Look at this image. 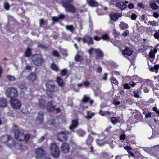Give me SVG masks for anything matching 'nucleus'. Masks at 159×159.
<instances>
[{
    "mask_svg": "<svg viewBox=\"0 0 159 159\" xmlns=\"http://www.w3.org/2000/svg\"><path fill=\"white\" fill-rule=\"evenodd\" d=\"M32 59L33 63L36 66H40L43 61L42 56L39 54L33 55Z\"/></svg>",
    "mask_w": 159,
    "mask_h": 159,
    "instance_id": "nucleus-6",
    "label": "nucleus"
},
{
    "mask_svg": "<svg viewBox=\"0 0 159 159\" xmlns=\"http://www.w3.org/2000/svg\"><path fill=\"white\" fill-rule=\"evenodd\" d=\"M65 17V15L63 14H60L59 16L57 17H54L52 18L53 20L57 22L59 19H63Z\"/></svg>",
    "mask_w": 159,
    "mask_h": 159,
    "instance_id": "nucleus-24",
    "label": "nucleus"
},
{
    "mask_svg": "<svg viewBox=\"0 0 159 159\" xmlns=\"http://www.w3.org/2000/svg\"><path fill=\"white\" fill-rule=\"evenodd\" d=\"M52 54L54 56L56 57H58L59 56L58 52L56 50L53 51Z\"/></svg>",
    "mask_w": 159,
    "mask_h": 159,
    "instance_id": "nucleus-45",
    "label": "nucleus"
},
{
    "mask_svg": "<svg viewBox=\"0 0 159 159\" xmlns=\"http://www.w3.org/2000/svg\"><path fill=\"white\" fill-rule=\"evenodd\" d=\"M70 3L68 1H62V5L66 11L72 13H75L77 10L76 8L73 4Z\"/></svg>",
    "mask_w": 159,
    "mask_h": 159,
    "instance_id": "nucleus-3",
    "label": "nucleus"
},
{
    "mask_svg": "<svg viewBox=\"0 0 159 159\" xmlns=\"http://www.w3.org/2000/svg\"><path fill=\"white\" fill-rule=\"evenodd\" d=\"M25 69L27 70H31L32 69V67L28 65L26 66Z\"/></svg>",
    "mask_w": 159,
    "mask_h": 159,
    "instance_id": "nucleus-60",
    "label": "nucleus"
},
{
    "mask_svg": "<svg viewBox=\"0 0 159 159\" xmlns=\"http://www.w3.org/2000/svg\"><path fill=\"white\" fill-rule=\"evenodd\" d=\"M138 6L141 8H144L145 7V6L141 3H138Z\"/></svg>",
    "mask_w": 159,
    "mask_h": 159,
    "instance_id": "nucleus-55",
    "label": "nucleus"
},
{
    "mask_svg": "<svg viewBox=\"0 0 159 159\" xmlns=\"http://www.w3.org/2000/svg\"><path fill=\"white\" fill-rule=\"evenodd\" d=\"M95 114V113L93 112H91L90 111H88L87 115L85 116V117L88 119H90Z\"/></svg>",
    "mask_w": 159,
    "mask_h": 159,
    "instance_id": "nucleus-31",
    "label": "nucleus"
},
{
    "mask_svg": "<svg viewBox=\"0 0 159 159\" xmlns=\"http://www.w3.org/2000/svg\"><path fill=\"white\" fill-rule=\"evenodd\" d=\"M96 142L98 145L99 146H102L104 144V142L102 140L97 139Z\"/></svg>",
    "mask_w": 159,
    "mask_h": 159,
    "instance_id": "nucleus-38",
    "label": "nucleus"
},
{
    "mask_svg": "<svg viewBox=\"0 0 159 159\" xmlns=\"http://www.w3.org/2000/svg\"><path fill=\"white\" fill-rule=\"evenodd\" d=\"M43 114L42 113H39L38 114V115L37 117V120L41 122L43 121Z\"/></svg>",
    "mask_w": 159,
    "mask_h": 159,
    "instance_id": "nucleus-27",
    "label": "nucleus"
},
{
    "mask_svg": "<svg viewBox=\"0 0 159 159\" xmlns=\"http://www.w3.org/2000/svg\"><path fill=\"white\" fill-rule=\"evenodd\" d=\"M10 104L12 107L15 109H19L21 107V104L20 101L16 99L11 98Z\"/></svg>",
    "mask_w": 159,
    "mask_h": 159,
    "instance_id": "nucleus-7",
    "label": "nucleus"
},
{
    "mask_svg": "<svg viewBox=\"0 0 159 159\" xmlns=\"http://www.w3.org/2000/svg\"><path fill=\"white\" fill-rule=\"evenodd\" d=\"M101 38H102V39L103 40H106L108 38V35L106 34L103 35L102 37H101Z\"/></svg>",
    "mask_w": 159,
    "mask_h": 159,
    "instance_id": "nucleus-52",
    "label": "nucleus"
},
{
    "mask_svg": "<svg viewBox=\"0 0 159 159\" xmlns=\"http://www.w3.org/2000/svg\"><path fill=\"white\" fill-rule=\"evenodd\" d=\"M47 109L48 111H52L54 109H59V108L57 107L56 106L54 105V102L52 101L48 103L47 106Z\"/></svg>",
    "mask_w": 159,
    "mask_h": 159,
    "instance_id": "nucleus-11",
    "label": "nucleus"
},
{
    "mask_svg": "<svg viewBox=\"0 0 159 159\" xmlns=\"http://www.w3.org/2000/svg\"><path fill=\"white\" fill-rule=\"evenodd\" d=\"M70 147L68 144L65 143L62 144L61 147L62 151L64 153H67L70 150Z\"/></svg>",
    "mask_w": 159,
    "mask_h": 159,
    "instance_id": "nucleus-15",
    "label": "nucleus"
},
{
    "mask_svg": "<svg viewBox=\"0 0 159 159\" xmlns=\"http://www.w3.org/2000/svg\"><path fill=\"white\" fill-rule=\"evenodd\" d=\"M119 26L120 28L122 30H124L128 27L127 24L123 22H121Z\"/></svg>",
    "mask_w": 159,
    "mask_h": 159,
    "instance_id": "nucleus-25",
    "label": "nucleus"
},
{
    "mask_svg": "<svg viewBox=\"0 0 159 159\" xmlns=\"http://www.w3.org/2000/svg\"><path fill=\"white\" fill-rule=\"evenodd\" d=\"M153 16L155 18H157L159 16V14L157 12H154L153 13Z\"/></svg>",
    "mask_w": 159,
    "mask_h": 159,
    "instance_id": "nucleus-61",
    "label": "nucleus"
},
{
    "mask_svg": "<svg viewBox=\"0 0 159 159\" xmlns=\"http://www.w3.org/2000/svg\"><path fill=\"white\" fill-rule=\"evenodd\" d=\"M151 112H148L146 113V114H145V117L146 118H148L149 117H150L151 116Z\"/></svg>",
    "mask_w": 159,
    "mask_h": 159,
    "instance_id": "nucleus-54",
    "label": "nucleus"
},
{
    "mask_svg": "<svg viewBox=\"0 0 159 159\" xmlns=\"http://www.w3.org/2000/svg\"><path fill=\"white\" fill-rule=\"evenodd\" d=\"M89 6L92 7L98 6V3L94 0H86Z\"/></svg>",
    "mask_w": 159,
    "mask_h": 159,
    "instance_id": "nucleus-20",
    "label": "nucleus"
},
{
    "mask_svg": "<svg viewBox=\"0 0 159 159\" xmlns=\"http://www.w3.org/2000/svg\"><path fill=\"white\" fill-rule=\"evenodd\" d=\"M2 142L6 144L7 146L10 148H16L18 149H21V147L18 143H15L13 139L10 136L6 135L2 137Z\"/></svg>",
    "mask_w": 159,
    "mask_h": 159,
    "instance_id": "nucleus-1",
    "label": "nucleus"
},
{
    "mask_svg": "<svg viewBox=\"0 0 159 159\" xmlns=\"http://www.w3.org/2000/svg\"><path fill=\"white\" fill-rule=\"evenodd\" d=\"M157 50L156 49H154V51H151L149 53V57L152 58H154L155 57V54L157 52Z\"/></svg>",
    "mask_w": 159,
    "mask_h": 159,
    "instance_id": "nucleus-26",
    "label": "nucleus"
},
{
    "mask_svg": "<svg viewBox=\"0 0 159 159\" xmlns=\"http://www.w3.org/2000/svg\"><path fill=\"white\" fill-rule=\"evenodd\" d=\"M129 84H128L126 83L124 84V88L127 89H129L130 88V86H129Z\"/></svg>",
    "mask_w": 159,
    "mask_h": 159,
    "instance_id": "nucleus-56",
    "label": "nucleus"
},
{
    "mask_svg": "<svg viewBox=\"0 0 159 159\" xmlns=\"http://www.w3.org/2000/svg\"><path fill=\"white\" fill-rule=\"evenodd\" d=\"M94 50H95L94 48H92L88 50V53L90 55H91L93 54V52Z\"/></svg>",
    "mask_w": 159,
    "mask_h": 159,
    "instance_id": "nucleus-53",
    "label": "nucleus"
},
{
    "mask_svg": "<svg viewBox=\"0 0 159 159\" xmlns=\"http://www.w3.org/2000/svg\"><path fill=\"white\" fill-rule=\"evenodd\" d=\"M159 68V66L157 65H155L154 66V67H151L149 70L151 71H154V69L156 70V73H157L158 71V70Z\"/></svg>",
    "mask_w": 159,
    "mask_h": 159,
    "instance_id": "nucleus-32",
    "label": "nucleus"
},
{
    "mask_svg": "<svg viewBox=\"0 0 159 159\" xmlns=\"http://www.w3.org/2000/svg\"><path fill=\"white\" fill-rule=\"evenodd\" d=\"M46 89L51 92L55 91V85L52 81H49L47 82L46 84Z\"/></svg>",
    "mask_w": 159,
    "mask_h": 159,
    "instance_id": "nucleus-10",
    "label": "nucleus"
},
{
    "mask_svg": "<svg viewBox=\"0 0 159 159\" xmlns=\"http://www.w3.org/2000/svg\"><path fill=\"white\" fill-rule=\"evenodd\" d=\"M122 53L125 57L130 56L133 53V51L129 48H126L122 51Z\"/></svg>",
    "mask_w": 159,
    "mask_h": 159,
    "instance_id": "nucleus-14",
    "label": "nucleus"
},
{
    "mask_svg": "<svg viewBox=\"0 0 159 159\" xmlns=\"http://www.w3.org/2000/svg\"><path fill=\"white\" fill-rule=\"evenodd\" d=\"M84 43H87L89 44H93L94 43L92 37L90 36H86L82 39Z\"/></svg>",
    "mask_w": 159,
    "mask_h": 159,
    "instance_id": "nucleus-12",
    "label": "nucleus"
},
{
    "mask_svg": "<svg viewBox=\"0 0 159 159\" xmlns=\"http://www.w3.org/2000/svg\"><path fill=\"white\" fill-rule=\"evenodd\" d=\"M125 137H126L125 135L124 134H122L120 136V139L121 140H123L125 139Z\"/></svg>",
    "mask_w": 159,
    "mask_h": 159,
    "instance_id": "nucleus-58",
    "label": "nucleus"
},
{
    "mask_svg": "<svg viewBox=\"0 0 159 159\" xmlns=\"http://www.w3.org/2000/svg\"><path fill=\"white\" fill-rule=\"evenodd\" d=\"M45 153V150L43 148H38L36 150V158L37 159H40Z\"/></svg>",
    "mask_w": 159,
    "mask_h": 159,
    "instance_id": "nucleus-9",
    "label": "nucleus"
},
{
    "mask_svg": "<svg viewBox=\"0 0 159 159\" xmlns=\"http://www.w3.org/2000/svg\"><path fill=\"white\" fill-rule=\"evenodd\" d=\"M10 6L9 4L7 2H4V7L6 10H9L10 8Z\"/></svg>",
    "mask_w": 159,
    "mask_h": 159,
    "instance_id": "nucleus-36",
    "label": "nucleus"
},
{
    "mask_svg": "<svg viewBox=\"0 0 159 159\" xmlns=\"http://www.w3.org/2000/svg\"><path fill=\"white\" fill-rule=\"evenodd\" d=\"M5 94L7 97L11 98L18 95L17 91L15 88H8L6 90Z\"/></svg>",
    "mask_w": 159,
    "mask_h": 159,
    "instance_id": "nucleus-5",
    "label": "nucleus"
},
{
    "mask_svg": "<svg viewBox=\"0 0 159 159\" xmlns=\"http://www.w3.org/2000/svg\"><path fill=\"white\" fill-rule=\"evenodd\" d=\"M78 125V121L76 120H73L71 125L69 127V129L73 132H74V129L77 127Z\"/></svg>",
    "mask_w": 159,
    "mask_h": 159,
    "instance_id": "nucleus-17",
    "label": "nucleus"
},
{
    "mask_svg": "<svg viewBox=\"0 0 159 159\" xmlns=\"http://www.w3.org/2000/svg\"><path fill=\"white\" fill-rule=\"evenodd\" d=\"M7 77L8 80L11 81H14L16 79V78L14 76L11 75H7Z\"/></svg>",
    "mask_w": 159,
    "mask_h": 159,
    "instance_id": "nucleus-33",
    "label": "nucleus"
},
{
    "mask_svg": "<svg viewBox=\"0 0 159 159\" xmlns=\"http://www.w3.org/2000/svg\"><path fill=\"white\" fill-rule=\"evenodd\" d=\"M7 101L4 98L2 97L0 98V107H5L7 106Z\"/></svg>",
    "mask_w": 159,
    "mask_h": 159,
    "instance_id": "nucleus-18",
    "label": "nucleus"
},
{
    "mask_svg": "<svg viewBox=\"0 0 159 159\" xmlns=\"http://www.w3.org/2000/svg\"><path fill=\"white\" fill-rule=\"evenodd\" d=\"M27 79L29 81L33 82L37 79V74L35 73L32 72L29 75Z\"/></svg>",
    "mask_w": 159,
    "mask_h": 159,
    "instance_id": "nucleus-13",
    "label": "nucleus"
},
{
    "mask_svg": "<svg viewBox=\"0 0 159 159\" xmlns=\"http://www.w3.org/2000/svg\"><path fill=\"white\" fill-rule=\"evenodd\" d=\"M44 139L45 138L44 136L41 137V138L39 139V143H40L43 141L44 140Z\"/></svg>",
    "mask_w": 159,
    "mask_h": 159,
    "instance_id": "nucleus-64",
    "label": "nucleus"
},
{
    "mask_svg": "<svg viewBox=\"0 0 159 159\" xmlns=\"http://www.w3.org/2000/svg\"><path fill=\"white\" fill-rule=\"evenodd\" d=\"M50 150L52 155L54 157L57 158L59 157L60 152L59 146L56 143L51 144Z\"/></svg>",
    "mask_w": 159,
    "mask_h": 159,
    "instance_id": "nucleus-4",
    "label": "nucleus"
},
{
    "mask_svg": "<svg viewBox=\"0 0 159 159\" xmlns=\"http://www.w3.org/2000/svg\"><path fill=\"white\" fill-rule=\"evenodd\" d=\"M21 111L24 114H26L29 112V111L26 107H23L21 110Z\"/></svg>",
    "mask_w": 159,
    "mask_h": 159,
    "instance_id": "nucleus-41",
    "label": "nucleus"
},
{
    "mask_svg": "<svg viewBox=\"0 0 159 159\" xmlns=\"http://www.w3.org/2000/svg\"><path fill=\"white\" fill-rule=\"evenodd\" d=\"M67 73V70L66 69H64L61 70V74L63 76H64Z\"/></svg>",
    "mask_w": 159,
    "mask_h": 159,
    "instance_id": "nucleus-50",
    "label": "nucleus"
},
{
    "mask_svg": "<svg viewBox=\"0 0 159 159\" xmlns=\"http://www.w3.org/2000/svg\"><path fill=\"white\" fill-rule=\"evenodd\" d=\"M111 83L117 84H118V82L116 80L114 77H112L111 78Z\"/></svg>",
    "mask_w": 159,
    "mask_h": 159,
    "instance_id": "nucleus-39",
    "label": "nucleus"
},
{
    "mask_svg": "<svg viewBox=\"0 0 159 159\" xmlns=\"http://www.w3.org/2000/svg\"><path fill=\"white\" fill-rule=\"evenodd\" d=\"M94 39L96 41H98L100 40L101 39H102V38H101V37L99 38L98 36H95L94 37Z\"/></svg>",
    "mask_w": 159,
    "mask_h": 159,
    "instance_id": "nucleus-57",
    "label": "nucleus"
},
{
    "mask_svg": "<svg viewBox=\"0 0 159 159\" xmlns=\"http://www.w3.org/2000/svg\"><path fill=\"white\" fill-rule=\"evenodd\" d=\"M39 104L40 107L42 108H43L45 107V102L43 100H39Z\"/></svg>",
    "mask_w": 159,
    "mask_h": 159,
    "instance_id": "nucleus-30",
    "label": "nucleus"
},
{
    "mask_svg": "<svg viewBox=\"0 0 159 159\" xmlns=\"http://www.w3.org/2000/svg\"><path fill=\"white\" fill-rule=\"evenodd\" d=\"M133 94L135 98H138L139 97L138 92L134 91L133 92Z\"/></svg>",
    "mask_w": 159,
    "mask_h": 159,
    "instance_id": "nucleus-49",
    "label": "nucleus"
},
{
    "mask_svg": "<svg viewBox=\"0 0 159 159\" xmlns=\"http://www.w3.org/2000/svg\"><path fill=\"white\" fill-rule=\"evenodd\" d=\"M45 23V22L43 20V19H41L40 20V27H42L43 24H44Z\"/></svg>",
    "mask_w": 159,
    "mask_h": 159,
    "instance_id": "nucleus-63",
    "label": "nucleus"
},
{
    "mask_svg": "<svg viewBox=\"0 0 159 159\" xmlns=\"http://www.w3.org/2000/svg\"><path fill=\"white\" fill-rule=\"evenodd\" d=\"M137 16L135 14H132L131 15V18L133 20H135L136 19Z\"/></svg>",
    "mask_w": 159,
    "mask_h": 159,
    "instance_id": "nucleus-51",
    "label": "nucleus"
},
{
    "mask_svg": "<svg viewBox=\"0 0 159 159\" xmlns=\"http://www.w3.org/2000/svg\"><path fill=\"white\" fill-rule=\"evenodd\" d=\"M95 51L96 54L97 58H100L103 57L104 55L103 52L100 49H95Z\"/></svg>",
    "mask_w": 159,
    "mask_h": 159,
    "instance_id": "nucleus-21",
    "label": "nucleus"
},
{
    "mask_svg": "<svg viewBox=\"0 0 159 159\" xmlns=\"http://www.w3.org/2000/svg\"><path fill=\"white\" fill-rule=\"evenodd\" d=\"M89 100V98L85 95L82 100L83 102L84 103H86Z\"/></svg>",
    "mask_w": 159,
    "mask_h": 159,
    "instance_id": "nucleus-40",
    "label": "nucleus"
},
{
    "mask_svg": "<svg viewBox=\"0 0 159 159\" xmlns=\"http://www.w3.org/2000/svg\"><path fill=\"white\" fill-rule=\"evenodd\" d=\"M122 15L121 13H113L110 14V17L111 20L114 21H116L119 17H121Z\"/></svg>",
    "mask_w": 159,
    "mask_h": 159,
    "instance_id": "nucleus-16",
    "label": "nucleus"
},
{
    "mask_svg": "<svg viewBox=\"0 0 159 159\" xmlns=\"http://www.w3.org/2000/svg\"><path fill=\"white\" fill-rule=\"evenodd\" d=\"M75 59L76 61L81 62L83 60V57L81 56L77 55L75 57Z\"/></svg>",
    "mask_w": 159,
    "mask_h": 159,
    "instance_id": "nucleus-28",
    "label": "nucleus"
},
{
    "mask_svg": "<svg viewBox=\"0 0 159 159\" xmlns=\"http://www.w3.org/2000/svg\"><path fill=\"white\" fill-rule=\"evenodd\" d=\"M124 148L127 151H129L132 150V148L131 147H129L128 146L124 147Z\"/></svg>",
    "mask_w": 159,
    "mask_h": 159,
    "instance_id": "nucleus-59",
    "label": "nucleus"
},
{
    "mask_svg": "<svg viewBox=\"0 0 159 159\" xmlns=\"http://www.w3.org/2000/svg\"><path fill=\"white\" fill-rule=\"evenodd\" d=\"M150 7L153 9H157L159 8L154 1H152L149 2Z\"/></svg>",
    "mask_w": 159,
    "mask_h": 159,
    "instance_id": "nucleus-23",
    "label": "nucleus"
},
{
    "mask_svg": "<svg viewBox=\"0 0 159 159\" xmlns=\"http://www.w3.org/2000/svg\"><path fill=\"white\" fill-rule=\"evenodd\" d=\"M115 6L123 10L126 8V5L123 2H120L117 3L115 5Z\"/></svg>",
    "mask_w": 159,
    "mask_h": 159,
    "instance_id": "nucleus-19",
    "label": "nucleus"
},
{
    "mask_svg": "<svg viewBox=\"0 0 159 159\" xmlns=\"http://www.w3.org/2000/svg\"><path fill=\"white\" fill-rule=\"evenodd\" d=\"M68 134L67 131H62L59 133L57 136L58 139L60 141L66 140L68 137Z\"/></svg>",
    "mask_w": 159,
    "mask_h": 159,
    "instance_id": "nucleus-8",
    "label": "nucleus"
},
{
    "mask_svg": "<svg viewBox=\"0 0 159 159\" xmlns=\"http://www.w3.org/2000/svg\"><path fill=\"white\" fill-rule=\"evenodd\" d=\"M66 29L68 31H70L72 33H73L74 28L72 25H68L66 26Z\"/></svg>",
    "mask_w": 159,
    "mask_h": 159,
    "instance_id": "nucleus-34",
    "label": "nucleus"
},
{
    "mask_svg": "<svg viewBox=\"0 0 159 159\" xmlns=\"http://www.w3.org/2000/svg\"><path fill=\"white\" fill-rule=\"evenodd\" d=\"M13 127L17 129L15 131L14 134L15 137L17 140L21 141L24 140L27 141L28 140L30 137L29 134L24 135L21 130L18 129V126L16 125H14Z\"/></svg>",
    "mask_w": 159,
    "mask_h": 159,
    "instance_id": "nucleus-2",
    "label": "nucleus"
},
{
    "mask_svg": "<svg viewBox=\"0 0 159 159\" xmlns=\"http://www.w3.org/2000/svg\"><path fill=\"white\" fill-rule=\"evenodd\" d=\"M51 68L54 71H57L58 70V67L55 64H51Z\"/></svg>",
    "mask_w": 159,
    "mask_h": 159,
    "instance_id": "nucleus-37",
    "label": "nucleus"
},
{
    "mask_svg": "<svg viewBox=\"0 0 159 159\" xmlns=\"http://www.w3.org/2000/svg\"><path fill=\"white\" fill-rule=\"evenodd\" d=\"M154 36L156 39L159 40V30H158L157 32L154 34Z\"/></svg>",
    "mask_w": 159,
    "mask_h": 159,
    "instance_id": "nucleus-43",
    "label": "nucleus"
},
{
    "mask_svg": "<svg viewBox=\"0 0 159 159\" xmlns=\"http://www.w3.org/2000/svg\"><path fill=\"white\" fill-rule=\"evenodd\" d=\"M77 133L80 136H84L85 134V132L81 129L78 130Z\"/></svg>",
    "mask_w": 159,
    "mask_h": 159,
    "instance_id": "nucleus-35",
    "label": "nucleus"
},
{
    "mask_svg": "<svg viewBox=\"0 0 159 159\" xmlns=\"http://www.w3.org/2000/svg\"><path fill=\"white\" fill-rule=\"evenodd\" d=\"M93 139L91 137H89L87 140V143L88 144H90V143L93 141Z\"/></svg>",
    "mask_w": 159,
    "mask_h": 159,
    "instance_id": "nucleus-46",
    "label": "nucleus"
},
{
    "mask_svg": "<svg viewBox=\"0 0 159 159\" xmlns=\"http://www.w3.org/2000/svg\"><path fill=\"white\" fill-rule=\"evenodd\" d=\"M157 22L153 21H149L148 22V23L152 25V26H157L158 25L157 24Z\"/></svg>",
    "mask_w": 159,
    "mask_h": 159,
    "instance_id": "nucleus-44",
    "label": "nucleus"
},
{
    "mask_svg": "<svg viewBox=\"0 0 159 159\" xmlns=\"http://www.w3.org/2000/svg\"><path fill=\"white\" fill-rule=\"evenodd\" d=\"M19 88L22 89H26V87L23 84L20 85L19 86Z\"/></svg>",
    "mask_w": 159,
    "mask_h": 159,
    "instance_id": "nucleus-62",
    "label": "nucleus"
},
{
    "mask_svg": "<svg viewBox=\"0 0 159 159\" xmlns=\"http://www.w3.org/2000/svg\"><path fill=\"white\" fill-rule=\"evenodd\" d=\"M129 33V31L128 30H126L124 31L122 34V36L125 37L127 36Z\"/></svg>",
    "mask_w": 159,
    "mask_h": 159,
    "instance_id": "nucleus-47",
    "label": "nucleus"
},
{
    "mask_svg": "<svg viewBox=\"0 0 159 159\" xmlns=\"http://www.w3.org/2000/svg\"><path fill=\"white\" fill-rule=\"evenodd\" d=\"M57 82L58 84V85L61 87H63L65 85V83L62 79L60 77H57L56 79Z\"/></svg>",
    "mask_w": 159,
    "mask_h": 159,
    "instance_id": "nucleus-22",
    "label": "nucleus"
},
{
    "mask_svg": "<svg viewBox=\"0 0 159 159\" xmlns=\"http://www.w3.org/2000/svg\"><path fill=\"white\" fill-rule=\"evenodd\" d=\"M83 84L86 87H88L90 84V83L88 81H84L83 82Z\"/></svg>",
    "mask_w": 159,
    "mask_h": 159,
    "instance_id": "nucleus-48",
    "label": "nucleus"
},
{
    "mask_svg": "<svg viewBox=\"0 0 159 159\" xmlns=\"http://www.w3.org/2000/svg\"><path fill=\"white\" fill-rule=\"evenodd\" d=\"M110 120L111 121V122L114 124H115L117 122H118V121H117L116 120V117H113L111 118L110 119Z\"/></svg>",
    "mask_w": 159,
    "mask_h": 159,
    "instance_id": "nucleus-42",
    "label": "nucleus"
},
{
    "mask_svg": "<svg viewBox=\"0 0 159 159\" xmlns=\"http://www.w3.org/2000/svg\"><path fill=\"white\" fill-rule=\"evenodd\" d=\"M25 53L26 57H29L30 56L31 54V49L29 48H28Z\"/></svg>",
    "mask_w": 159,
    "mask_h": 159,
    "instance_id": "nucleus-29",
    "label": "nucleus"
}]
</instances>
